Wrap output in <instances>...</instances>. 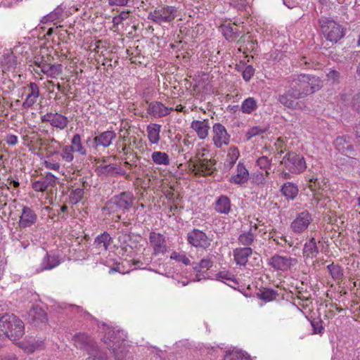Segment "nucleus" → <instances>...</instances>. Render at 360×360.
<instances>
[{"instance_id":"nucleus-48","label":"nucleus","mask_w":360,"mask_h":360,"mask_svg":"<svg viewBox=\"0 0 360 360\" xmlns=\"http://www.w3.org/2000/svg\"><path fill=\"white\" fill-rule=\"evenodd\" d=\"M224 360H251L250 356L241 351H233L226 354Z\"/></svg>"},{"instance_id":"nucleus-42","label":"nucleus","mask_w":360,"mask_h":360,"mask_svg":"<svg viewBox=\"0 0 360 360\" xmlns=\"http://www.w3.org/2000/svg\"><path fill=\"white\" fill-rule=\"evenodd\" d=\"M327 269L329 271L331 277L335 281L342 280L344 277L342 268L338 265L335 264L333 262L327 266Z\"/></svg>"},{"instance_id":"nucleus-19","label":"nucleus","mask_w":360,"mask_h":360,"mask_svg":"<svg viewBox=\"0 0 360 360\" xmlns=\"http://www.w3.org/2000/svg\"><path fill=\"white\" fill-rule=\"evenodd\" d=\"M334 146L340 153L348 157L354 155V149L352 138L349 136H340L334 141Z\"/></svg>"},{"instance_id":"nucleus-34","label":"nucleus","mask_w":360,"mask_h":360,"mask_svg":"<svg viewBox=\"0 0 360 360\" xmlns=\"http://www.w3.org/2000/svg\"><path fill=\"white\" fill-rule=\"evenodd\" d=\"M240 156V152L238 148L235 146H231L227 153L226 160L224 162V167L227 169H231L236 164L237 160Z\"/></svg>"},{"instance_id":"nucleus-62","label":"nucleus","mask_w":360,"mask_h":360,"mask_svg":"<svg viewBox=\"0 0 360 360\" xmlns=\"http://www.w3.org/2000/svg\"><path fill=\"white\" fill-rule=\"evenodd\" d=\"M299 63H300V66L302 67V66L305 65L307 68H311L314 66L313 64H311V60L307 59L306 56H302L300 58Z\"/></svg>"},{"instance_id":"nucleus-17","label":"nucleus","mask_w":360,"mask_h":360,"mask_svg":"<svg viewBox=\"0 0 360 360\" xmlns=\"http://www.w3.org/2000/svg\"><path fill=\"white\" fill-rule=\"evenodd\" d=\"M58 178L51 172H47L38 180L32 182V188L37 192H45L56 186Z\"/></svg>"},{"instance_id":"nucleus-50","label":"nucleus","mask_w":360,"mask_h":360,"mask_svg":"<svg viewBox=\"0 0 360 360\" xmlns=\"http://www.w3.org/2000/svg\"><path fill=\"white\" fill-rule=\"evenodd\" d=\"M73 153L72 148L69 145H66L63 147L60 155L64 161L70 163L74 160Z\"/></svg>"},{"instance_id":"nucleus-25","label":"nucleus","mask_w":360,"mask_h":360,"mask_svg":"<svg viewBox=\"0 0 360 360\" xmlns=\"http://www.w3.org/2000/svg\"><path fill=\"white\" fill-rule=\"evenodd\" d=\"M253 250L250 247L236 248L233 252L234 261L238 265L245 266Z\"/></svg>"},{"instance_id":"nucleus-63","label":"nucleus","mask_w":360,"mask_h":360,"mask_svg":"<svg viewBox=\"0 0 360 360\" xmlns=\"http://www.w3.org/2000/svg\"><path fill=\"white\" fill-rule=\"evenodd\" d=\"M0 360H18V356L13 353L0 355Z\"/></svg>"},{"instance_id":"nucleus-31","label":"nucleus","mask_w":360,"mask_h":360,"mask_svg":"<svg viewBox=\"0 0 360 360\" xmlns=\"http://www.w3.org/2000/svg\"><path fill=\"white\" fill-rule=\"evenodd\" d=\"M221 30L226 39L231 41L236 40L241 34V32L237 26L232 25L230 23L222 25Z\"/></svg>"},{"instance_id":"nucleus-3","label":"nucleus","mask_w":360,"mask_h":360,"mask_svg":"<svg viewBox=\"0 0 360 360\" xmlns=\"http://www.w3.org/2000/svg\"><path fill=\"white\" fill-rule=\"evenodd\" d=\"M74 340L77 348L86 351L89 355L86 360H108L106 354L98 348L91 336L84 333L76 334Z\"/></svg>"},{"instance_id":"nucleus-23","label":"nucleus","mask_w":360,"mask_h":360,"mask_svg":"<svg viewBox=\"0 0 360 360\" xmlns=\"http://www.w3.org/2000/svg\"><path fill=\"white\" fill-rule=\"evenodd\" d=\"M191 128L196 132L200 139H205L209 135L210 129L209 120H193L191 124Z\"/></svg>"},{"instance_id":"nucleus-14","label":"nucleus","mask_w":360,"mask_h":360,"mask_svg":"<svg viewBox=\"0 0 360 360\" xmlns=\"http://www.w3.org/2000/svg\"><path fill=\"white\" fill-rule=\"evenodd\" d=\"M311 221V214L309 211L304 210L297 214L291 222L290 228L293 233L300 234L307 229Z\"/></svg>"},{"instance_id":"nucleus-51","label":"nucleus","mask_w":360,"mask_h":360,"mask_svg":"<svg viewBox=\"0 0 360 360\" xmlns=\"http://www.w3.org/2000/svg\"><path fill=\"white\" fill-rule=\"evenodd\" d=\"M170 259L181 262L186 266L191 264V260L184 252L181 253L174 251L171 253Z\"/></svg>"},{"instance_id":"nucleus-32","label":"nucleus","mask_w":360,"mask_h":360,"mask_svg":"<svg viewBox=\"0 0 360 360\" xmlns=\"http://www.w3.org/2000/svg\"><path fill=\"white\" fill-rule=\"evenodd\" d=\"M112 242V239L110 235L108 232L104 231L96 237L94 240V245L98 249L107 251Z\"/></svg>"},{"instance_id":"nucleus-59","label":"nucleus","mask_w":360,"mask_h":360,"mask_svg":"<svg viewBox=\"0 0 360 360\" xmlns=\"http://www.w3.org/2000/svg\"><path fill=\"white\" fill-rule=\"evenodd\" d=\"M328 79L332 81L333 83L339 80L340 72L335 70H330L326 75Z\"/></svg>"},{"instance_id":"nucleus-22","label":"nucleus","mask_w":360,"mask_h":360,"mask_svg":"<svg viewBox=\"0 0 360 360\" xmlns=\"http://www.w3.org/2000/svg\"><path fill=\"white\" fill-rule=\"evenodd\" d=\"M28 90L25 100L22 104L24 109L31 108L37 101L39 96V89L38 85L34 82H30L27 86Z\"/></svg>"},{"instance_id":"nucleus-61","label":"nucleus","mask_w":360,"mask_h":360,"mask_svg":"<svg viewBox=\"0 0 360 360\" xmlns=\"http://www.w3.org/2000/svg\"><path fill=\"white\" fill-rule=\"evenodd\" d=\"M129 0H108L110 6H127Z\"/></svg>"},{"instance_id":"nucleus-15","label":"nucleus","mask_w":360,"mask_h":360,"mask_svg":"<svg viewBox=\"0 0 360 360\" xmlns=\"http://www.w3.org/2000/svg\"><path fill=\"white\" fill-rule=\"evenodd\" d=\"M212 141L216 148H221L223 146L229 145L231 135L223 124L215 123L212 127Z\"/></svg>"},{"instance_id":"nucleus-35","label":"nucleus","mask_w":360,"mask_h":360,"mask_svg":"<svg viewBox=\"0 0 360 360\" xmlns=\"http://www.w3.org/2000/svg\"><path fill=\"white\" fill-rule=\"evenodd\" d=\"M50 124L61 130L65 129L68 124V117L60 113H51Z\"/></svg>"},{"instance_id":"nucleus-30","label":"nucleus","mask_w":360,"mask_h":360,"mask_svg":"<svg viewBox=\"0 0 360 360\" xmlns=\"http://www.w3.org/2000/svg\"><path fill=\"white\" fill-rule=\"evenodd\" d=\"M280 191L287 200H294L298 194L299 189L295 184L288 181L281 186Z\"/></svg>"},{"instance_id":"nucleus-2","label":"nucleus","mask_w":360,"mask_h":360,"mask_svg":"<svg viewBox=\"0 0 360 360\" xmlns=\"http://www.w3.org/2000/svg\"><path fill=\"white\" fill-rule=\"evenodd\" d=\"M288 82L296 89L302 98L316 92L322 87L319 77L309 74L293 76Z\"/></svg>"},{"instance_id":"nucleus-38","label":"nucleus","mask_w":360,"mask_h":360,"mask_svg":"<svg viewBox=\"0 0 360 360\" xmlns=\"http://www.w3.org/2000/svg\"><path fill=\"white\" fill-rule=\"evenodd\" d=\"M115 360H131V353L127 349L126 344L118 346L117 349L112 351Z\"/></svg>"},{"instance_id":"nucleus-8","label":"nucleus","mask_w":360,"mask_h":360,"mask_svg":"<svg viewBox=\"0 0 360 360\" xmlns=\"http://www.w3.org/2000/svg\"><path fill=\"white\" fill-rule=\"evenodd\" d=\"M117 134L114 131L107 130L103 132L95 133V136H89L86 140V144L91 150H98L99 147L104 148L110 146Z\"/></svg>"},{"instance_id":"nucleus-60","label":"nucleus","mask_w":360,"mask_h":360,"mask_svg":"<svg viewBox=\"0 0 360 360\" xmlns=\"http://www.w3.org/2000/svg\"><path fill=\"white\" fill-rule=\"evenodd\" d=\"M5 141L8 146H15L18 143V139L17 136L14 134H7L5 138Z\"/></svg>"},{"instance_id":"nucleus-27","label":"nucleus","mask_w":360,"mask_h":360,"mask_svg":"<svg viewBox=\"0 0 360 360\" xmlns=\"http://www.w3.org/2000/svg\"><path fill=\"white\" fill-rule=\"evenodd\" d=\"M60 264L59 257L55 254H50L46 252L40 264V270L46 271L51 270Z\"/></svg>"},{"instance_id":"nucleus-41","label":"nucleus","mask_w":360,"mask_h":360,"mask_svg":"<svg viewBox=\"0 0 360 360\" xmlns=\"http://www.w3.org/2000/svg\"><path fill=\"white\" fill-rule=\"evenodd\" d=\"M192 265L195 272L200 273L210 269L213 265V262L210 257H207L202 259L199 263L193 262Z\"/></svg>"},{"instance_id":"nucleus-57","label":"nucleus","mask_w":360,"mask_h":360,"mask_svg":"<svg viewBox=\"0 0 360 360\" xmlns=\"http://www.w3.org/2000/svg\"><path fill=\"white\" fill-rule=\"evenodd\" d=\"M266 176H267L266 173L264 174L262 172H259L254 176L253 181L257 185L264 184L266 182Z\"/></svg>"},{"instance_id":"nucleus-43","label":"nucleus","mask_w":360,"mask_h":360,"mask_svg":"<svg viewBox=\"0 0 360 360\" xmlns=\"http://www.w3.org/2000/svg\"><path fill=\"white\" fill-rule=\"evenodd\" d=\"M255 240V236H253L251 231H244L240 233L238 238V243L245 247L251 245Z\"/></svg>"},{"instance_id":"nucleus-44","label":"nucleus","mask_w":360,"mask_h":360,"mask_svg":"<svg viewBox=\"0 0 360 360\" xmlns=\"http://www.w3.org/2000/svg\"><path fill=\"white\" fill-rule=\"evenodd\" d=\"M84 191L83 188H76L72 190L69 195L70 203L76 205L84 197Z\"/></svg>"},{"instance_id":"nucleus-9","label":"nucleus","mask_w":360,"mask_h":360,"mask_svg":"<svg viewBox=\"0 0 360 360\" xmlns=\"http://www.w3.org/2000/svg\"><path fill=\"white\" fill-rule=\"evenodd\" d=\"M186 240L191 246L202 250L209 248L212 242V239L205 232L197 228L187 233Z\"/></svg>"},{"instance_id":"nucleus-16","label":"nucleus","mask_w":360,"mask_h":360,"mask_svg":"<svg viewBox=\"0 0 360 360\" xmlns=\"http://www.w3.org/2000/svg\"><path fill=\"white\" fill-rule=\"evenodd\" d=\"M149 243L153 248V255H164L167 251L166 237L158 232L151 231L149 233Z\"/></svg>"},{"instance_id":"nucleus-4","label":"nucleus","mask_w":360,"mask_h":360,"mask_svg":"<svg viewBox=\"0 0 360 360\" xmlns=\"http://www.w3.org/2000/svg\"><path fill=\"white\" fill-rule=\"evenodd\" d=\"M135 198L130 191H123L117 195H113L107 201L103 210L109 213L129 212L132 207Z\"/></svg>"},{"instance_id":"nucleus-58","label":"nucleus","mask_w":360,"mask_h":360,"mask_svg":"<svg viewBox=\"0 0 360 360\" xmlns=\"http://www.w3.org/2000/svg\"><path fill=\"white\" fill-rule=\"evenodd\" d=\"M130 11H123L118 15L115 16L113 18V21L116 23H120L122 20H126L129 16Z\"/></svg>"},{"instance_id":"nucleus-53","label":"nucleus","mask_w":360,"mask_h":360,"mask_svg":"<svg viewBox=\"0 0 360 360\" xmlns=\"http://www.w3.org/2000/svg\"><path fill=\"white\" fill-rule=\"evenodd\" d=\"M255 74V69L250 65H247L243 72V78L245 82H249Z\"/></svg>"},{"instance_id":"nucleus-24","label":"nucleus","mask_w":360,"mask_h":360,"mask_svg":"<svg viewBox=\"0 0 360 360\" xmlns=\"http://www.w3.org/2000/svg\"><path fill=\"white\" fill-rule=\"evenodd\" d=\"M236 170V174L233 175L230 178L229 181L236 185H243L248 182L249 180V172L245 165L239 162L237 165Z\"/></svg>"},{"instance_id":"nucleus-46","label":"nucleus","mask_w":360,"mask_h":360,"mask_svg":"<svg viewBox=\"0 0 360 360\" xmlns=\"http://www.w3.org/2000/svg\"><path fill=\"white\" fill-rule=\"evenodd\" d=\"M256 164L261 169L265 171L266 176H269V170L271 168V159L263 155L257 160Z\"/></svg>"},{"instance_id":"nucleus-37","label":"nucleus","mask_w":360,"mask_h":360,"mask_svg":"<svg viewBox=\"0 0 360 360\" xmlns=\"http://www.w3.org/2000/svg\"><path fill=\"white\" fill-rule=\"evenodd\" d=\"M74 152L79 153V155L84 156L87 154L86 148L83 146L82 143V138L79 134H75L71 139V145H69Z\"/></svg>"},{"instance_id":"nucleus-45","label":"nucleus","mask_w":360,"mask_h":360,"mask_svg":"<svg viewBox=\"0 0 360 360\" xmlns=\"http://www.w3.org/2000/svg\"><path fill=\"white\" fill-rule=\"evenodd\" d=\"M268 130L266 127L255 126L248 130L245 134V138L247 141H250L254 136L264 134Z\"/></svg>"},{"instance_id":"nucleus-21","label":"nucleus","mask_w":360,"mask_h":360,"mask_svg":"<svg viewBox=\"0 0 360 360\" xmlns=\"http://www.w3.org/2000/svg\"><path fill=\"white\" fill-rule=\"evenodd\" d=\"M37 219V215L35 212L32 208L24 206L18 222L19 226L23 229L30 227L36 223Z\"/></svg>"},{"instance_id":"nucleus-6","label":"nucleus","mask_w":360,"mask_h":360,"mask_svg":"<svg viewBox=\"0 0 360 360\" xmlns=\"http://www.w3.org/2000/svg\"><path fill=\"white\" fill-rule=\"evenodd\" d=\"M178 16V9L175 6H160L148 15V19L154 22L165 26V24L171 23Z\"/></svg>"},{"instance_id":"nucleus-52","label":"nucleus","mask_w":360,"mask_h":360,"mask_svg":"<svg viewBox=\"0 0 360 360\" xmlns=\"http://www.w3.org/2000/svg\"><path fill=\"white\" fill-rule=\"evenodd\" d=\"M62 15V11L59 9H56L47 15L44 16L41 20L42 22H53L58 19Z\"/></svg>"},{"instance_id":"nucleus-39","label":"nucleus","mask_w":360,"mask_h":360,"mask_svg":"<svg viewBox=\"0 0 360 360\" xmlns=\"http://www.w3.org/2000/svg\"><path fill=\"white\" fill-rule=\"evenodd\" d=\"M216 279L217 281H222L225 283H226V281H230L232 283V284H229V285L233 288L235 285H238V282L236 281L234 275L229 271H221L218 272L216 274Z\"/></svg>"},{"instance_id":"nucleus-18","label":"nucleus","mask_w":360,"mask_h":360,"mask_svg":"<svg viewBox=\"0 0 360 360\" xmlns=\"http://www.w3.org/2000/svg\"><path fill=\"white\" fill-rule=\"evenodd\" d=\"M28 322L36 327L46 326L48 322L46 312L40 307L34 306L28 312Z\"/></svg>"},{"instance_id":"nucleus-11","label":"nucleus","mask_w":360,"mask_h":360,"mask_svg":"<svg viewBox=\"0 0 360 360\" xmlns=\"http://www.w3.org/2000/svg\"><path fill=\"white\" fill-rule=\"evenodd\" d=\"M127 335L124 330L108 329L105 332L103 340L108 348L112 351L114 349H117L118 346L124 344Z\"/></svg>"},{"instance_id":"nucleus-64","label":"nucleus","mask_w":360,"mask_h":360,"mask_svg":"<svg viewBox=\"0 0 360 360\" xmlns=\"http://www.w3.org/2000/svg\"><path fill=\"white\" fill-rule=\"evenodd\" d=\"M354 62L356 64V75L360 77V51L356 54L354 58Z\"/></svg>"},{"instance_id":"nucleus-26","label":"nucleus","mask_w":360,"mask_h":360,"mask_svg":"<svg viewBox=\"0 0 360 360\" xmlns=\"http://www.w3.org/2000/svg\"><path fill=\"white\" fill-rule=\"evenodd\" d=\"M231 205L230 198L225 195H221L216 199L214 209L219 214H229L231 211Z\"/></svg>"},{"instance_id":"nucleus-7","label":"nucleus","mask_w":360,"mask_h":360,"mask_svg":"<svg viewBox=\"0 0 360 360\" xmlns=\"http://www.w3.org/2000/svg\"><path fill=\"white\" fill-rule=\"evenodd\" d=\"M284 168L291 174H299L307 169V164L304 157L294 152L287 153L281 161Z\"/></svg>"},{"instance_id":"nucleus-49","label":"nucleus","mask_w":360,"mask_h":360,"mask_svg":"<svg viewBox=\"0 0 360 360\" xmlns=\"http://www.w3.org/2000/svg\"><path fill=\"white\" fill-rule=\"evenodd\" d=\"M117 169V167L113 164L109 165H99L96 172L98 175H112L115 171Z\"/></svg>"},{"instance_id":"nucleus-33","label":"nucleus","mask_w":360,"mask_h":360,"mask_svg":"<svg viewBox=\"0 0 360 360\" xmlns=\"http://www.w3.org/2000/svg\"><path fill=\"white\" fill-rule=\"evenodd\" d=\"M161 130V125L158 124H150L148 125L146 131L148 133V138L152 144H158L160 141V133Z\"/></svg>"},{"instance_id":"nucleus-10","label":"nucleus","mask_w":360,"mask_h":360,"mask_svg":"<svg viewBox=\"0 0 360 360\" xmlns=\"http://www.w3.org/2000/svg\"><path fill=\"white\" fill-rule=\"evenodd\" d=\"M302 98L290 83L284 93L280 94L278 97V101L284 107L290 110H297L300 108L297 100Z\"/></svg>"},{"instance_id":"nucleus-29","label":"nucleus","mask_w":360,"mask_h":360,"mask_svg":"<svg viewBox=\"0 0 360 360\" xmlns=\"http://www.w3.org/2000/svg\"><path fill=\"white\" fill-rule=\"evenodd\" d=\"M302 253L303 256L306 258L314 259L316 257L319 250L314 238H311L304 243Z\"/></svg>"},{"instance_id":"nucleus-54","label":"nucleus","mask_w":360,"mask_h":360,"mask_svg":"<svg viewBox=\"0 0 360 360\" xmlns=\"http://www.w3.org/2000/svg\"><path fill=\"white\" fill-rule=\"evenodd\" d=\"M230 4L238 10H245L248 5V0H230Z\"/></svg>"},{"instance_id":"nucleus-40","label":"nucleus","mask_w":360,"mask_h":360,"mask_svg":"<svg viewBox=\"0 0 360 360\" xmlns=\"http://www.w3.org/2000/svg\"><path fill=\"white\" fill-rule=\"evenodd\" d=\"M151 159L156 165H169V158L165 152L155 151L151 155Z\"/></svg>"},{"instance_id":"nucleus-12","label":"nucleus","mask_w":360,"mask_h":360,"mask_svg":"<svg viewBox=\"0 0 360 360\" xmlns=\"http://www.w3.org/2000/svg\"><path fill=\"white\" fill-rule=\"evenodd\" d=\"M297 264V259L290 257L274 255L268 259V264L276 271H287Z\"/></svg>"},{"instance_id":"nucleus-1","label":"nucleus","mask_w":360,"mask_h":360,"mask_svg":"<svg viewBox=\"0 0 360 360\" xmlns=\"http://www.w3.org/2000/svg\"><path fill=\"white\" fill-rule=\"evenodd\" d=\"M25 334L23 322L13 314H5L0 316V338H8L11 341L20 339Z\"/></svg>"},{"instance_id":"nucleus-20","label":"nucleus","mask_w":360,"mask_h":360,"mask_svg":"<svg viewBox=\"0 0 360 360\" xmlns=\"http://www.w3.org/2000/svg\"><path fill=\"white\" fill-rule=\"evenodd\" d=\"M148 107L147 108L148 113L155 117L160 118L165 117L170 114L171 111L174 110L172 108H167L160 101L148 102Z\"/></svg>"},{"instance_id":"nucleus-13","label":"nucleus","mask_w":360,"mask_h":360,"mask_svg":"<svg viewBox=\"0 0 360 360\" xmlns=\"http://www.w3.org/2000/svg\"><path fill=\"white\" fill-rule=\"evenodd\" d=\"M216 162L215 160L204 158L193 164L191 169L195 176H212L216 172V168L214 167Z\"/></svg>"},{"instance_id":"nucleus-36","label":"nucleus","mask_w":360,"mask_h":360,"mask_svg":"<svg viewBox=\"0 0 360 360\" xmlns=\"http://www.w3.org/2000/svg\"><path fill=\"white\" fill-rule=\"evenodd\" d=\"M258 108V102L254 97L245 98L241 103L240 110L245 114H251Z\"/></svg>"},{"instance_id":"nucleus-56","label":"nucleus","mask_w":360,"mask_h":360,"mask_svg":"<svg viewBox=\"0 0 360 360\" xmlns=\"http://www.w3.org/2000/svg\"><path fill=\"white\" fill-rule=\"evenodd\" d=\"M43 164L46 169L51 170L59 171L60 168V164L58 162L53 160H44Z\"/></svg>"},{"instance_id":"nucleus-55","label":"nucleus","mask_w":360,"mask_h":360,"mask_svg":"<svg viewBox=\"0 0 360 360\" xmlns=\"http://www.w3.org/2000/svg\"><path fill=\"white\" fill-rule=\"evenodd\" d=\"M311 325L313 328L314 334H321L323 333V330H324V328L322 326V321L321 320H319V321L313 320L311 321Z\"/></svg>"},{"instance_id":"nucleus-28","label":"nucleus","mask_w":360,"mask_h":360,"mask_svg":"<svg viewBox=\"0 0 360 360\" xmlns=\"http://www.w3.org/2000/svg\"><path fill=\"white\" fill-rule=\"evenodd\" d=\"M41 71L51 78H56L62 73L63 66L61 64H50L47 62L39 65Z\"/></svg>"},{"instance_id":"nucleus-47","label":"nucleus","mask_w":360,"mask_h":360,"mask_svg":"<svg viewBox=\"0 0 360 360\" xmlns=\"http://www.w3.org/2000/svg\"><path fill=\"white\" fill-rule=\"evenodd\" d=\"M259 299L264 300L265 302H270L276 298L278 295V292L271 288L265 289L260 293L257 294Z\"/></svg>"},{"instance_id":"nucleus-5","label":"nucleus","mask_w":360,"mask_h":360,"mask_svg":"<svg viewBox=\"0 0 360 360\" xmlns=\"http://www.w3.org/2000/svg\"><path fill=\"white\" fill-rule=\"evenodd\" d=\"M319 24L324 37L332 43H337L345 34L344 27L330 18L321 17Z\"/></svg>"}]
</instances>
